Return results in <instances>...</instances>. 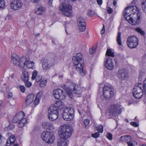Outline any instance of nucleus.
Listing matches in <instances>:
<instances>
[{
  "label": "nucleus",
  "instance_id": "f257e3e1",
  "mask_svg": "<svg viewBox=\"0 0 146 146\" xmlns=\"http://www.w3.org/2000/svg\"><path fill=\"white\" fill-rule=\"evenodd\" d=\"M124 17L131 24L135 25L141 22V15L136 6H130L125 8Z\"/></svg>",
  "mask_w": 146,
  "mask_h": 146
},
{
  "label": "nucleus",
  "instance_id": "f03ea898",
  "mask_svg": "<svg viewBox=\"0 0 146 146\" xmlns=\"http://www.w3.org/2000/svg\"><path fill=\"white\" fill-rule=\"evenodd\" d=\"M63 106L64 103L62 102L58 101L50 107L48 111V118L50 120L54 121L58 118L59 109L62 108Z\"/></svg>",
  "mask_w": 146,
  "mask_h": 146
},
{
  "label": "nucleus",
  "instance_id": "7ed1b4c3",
  "mask_svg": "<svg viewBox=\"0 0 146 146\" xmlns=\"http://www.w3.org/2000/svg\"><path fill=\"white\" fill-rule=\"evenodd\" d=\"M72 60L73 64L75 66L76 70L79 72L80 75L82 76H85L86 72L83 70L84 61L82 54L77 53L76 56L73 57Z\"/></svg>",
  "mask_w": 146,
  "mask_h": 146
},
{
  "label": "nucleus",
  "instance_id": "20e7f679",
  "mask_svg": "<svg viewBox=\"0 0 146 146\" xmlns=\"http://www.w3.org/2000/svg\"><path fill=\"white\" fill-rule=\"evenodd\" d=\"M73 129L72 127L68 125H62L58 131V134L60 139L66 140L71 137Z\"/></svg>",
  "mask_w": 146,
  "mask_h": 146
},
{
  "label": "nucleus",
  "instance_id": "39448f33",
  "mask_svg": "<svg viewBox=\"0 0 146 146\" xmlns=\"http://www.w3.org/2000/svg\"><path fill=\"white\" fill-rule=\"evenodd\" d=\"M25 114L23 111H20L17 113L13 117V123H18V127H22L27 122V119L24 118Z\"/></svg>",
  "mask_w": 146,
  "mask_h": 146
},
{
  "label": "nucleus",
  "instance_id": "423d86ee",
  "mask_svg": "<svg viewBox=\"0 0 146 146\" xmlns=\"http://www.w3.org/2000/svg\"><path fill=\"white\" fill-rule=\"evenodd\" d=\"M74 109L70 107H67L63 110L62 114L64 119L67 121L72 120L74 117Z\"/></svg>",
  "mask_w": 146,
  "mask_h": 146
},
{
  "label": "nucleus",
  "instance_id": "0eeeda50",
  "mask_svg": "<svg viewBox=\"0 0 146 146\" xmlns=\"http://www.w3.org/2000/svg\"><path fill=\"white\" fill-rule=\"evenodd\" d=\"M103 95L106 99H109L113 96L114 90L111 85L108 84L104 86L103 90Z\"/></svg>",
  "mask_w": 146,
  "mask_h": 146
},
{
  "label": "nucleus",
  "instance_id": "6e6552de",
  "mask_svg": "<svg viewBox=\"0 0 146 146\" xmlns=\"http://www.w3.org/2000/svg\"><path fill=\"white\" fill-rule=\"evenodd\" d=\"M120 107L119 105L118 104L111 105L108 110L109 115L112 117L115 116L117 114H120L123 109Z\"/></svg>",
  "mask_w": 146,
  "mask_h": 146
},
{
  "label": "nucleus",
  "instance_id": "1a4fd4ad",
  "mask_svg": "<svg viewBox=\"0 0 146 146\" xmlns=\"http://www.w3.org/2000/svg\"><path fill=\"white\" fill-rule=\"evenodd\" d=\"M142 84L140 83L136 84L134 86L133 94V96L135 98L138 99L141 98L144 94L142 88Z\"/></svg>",
  "mask_w": 146,
  "mask_h": 146
},
{
  "label": "nucleus",
  "instance_id": "9d476101",
  "mask_svg": "<svg viewBox=\"0 0 146 146\" xmlns=\"http://www.w3.org/2000/svg\"><path fill=\"white\" fill-rule=\"evenodd\" d=\"M41 137L44 141L48 143H52L55 139V137L52 133L46 131L42 132Z\"/></svg>",
  "mask_w": 146,
  "mask_h": 146
},
{
  "label": "nucleus",
  "instance_id": "9b49d317",
  "mask_svg": "<svg viewBox=\"0 0 146 146\" xmlns=\"http://www.w3.org/2000/svg\"><path fill=\"white\" fill-rule=\"evenodd\" d=\"M127 44L131 48H136L139 44V40L135 36H131L128 37L127 40Z\"/></svg>",
  "mask_w": 146,
  "mask_h": 146
},
{
  "label": "nucleus",
  "instance_id": "f8f14e48",
  "mask_svg": "<svg viewBox=\"0 0 146 146\" xmlns=\"http://www.w3.org/2000/svg\"><path fill=\"white\" fill-rule=\"evenodd\" d=\"M57 57L54 55H52L51 58L45 60L42 65V68L44 70H47L50 68L53 65L54 63L56 60Z\"/></svg>",
  "mask_w": 146,
  "mask_h": 146
},
{
  "label": "nucleus",
  "instance_id": "ddd939ff",
  "mask_svg": "<svg viewBox=\"0 0 146 146\" xmlns=\"http://www.w3.org/2000/svg\"><path fill=\"white\" fill-rule=\"evenodd\" d=\"M59 9L60 11H64V14L66 16L71 17L72 16V7L70 5L63 4L62 6L60 7Z\"/></svg>",
  "mask_w": 146,
  "mask_h": 146
},
{
  "label": "nucleus",
  "instance_id": "4468645a",
  "mask_svg": "<svg viewBox=\"0 0 146 146\" xmlns=\"http://www.w3.org/2000/svg\"><path fill=\"white\" fill-rule=\"evenodd\" d=\"M53 94L54 97L58 100H64L66 96V93L65 91L59 89L54 90Z\"/></svg>",
  "mask_w": 146,
  "mask_h": 146
},
{
  "label": "nucleus",
  "instance_id": "2eb2a0df",
  "mask_svg": "<svg viewBox=\"0 0 146 146\" xmlns=\"http://www.w3.org/2000/svg\"><path fill=\"white\" fill-rule=\"evenodd\" d=\"M78 27L79 31H84L86 29V23L85 19L82 17H80L77 20Z\"/></svg>",
  "mask_w": 146,
  "mask_h": 146
},
{
  "label": "nucleus",
  "instance_id": "dca6fc26",
  "mask_svg": "<svg viewBox=\"0 0 146 146\" xmlns=\"http://www.w3.org/2000/svg\"><path fill=\"white\" fill-rule=\"evenodd\" d=\"M23 5V3L21 1L19 0H13L10 3L11 8L14 10L20 9Z\"/></svg>",
  "mask_w": 146,
  "mask_h": 146
},
{
  "label": "nucleus",
  "instance_id": "f3484780",
  "mask_svg": "<svg viewBox=\"0 0 146 146\" xmlns=\"http://www.w3.org/2000/svg\"><path fill=\"white\" fill-rule=\"evenodd\" d=\"M37 74V71L36 70H34L32 73L31 79L33 80H35V82L38 83L41 81L42 79V76Z\"/></svg>",
  "mask_w": 146,
  "mask_h": 146
},
{
  "label": "nucleus",
  "instance_id": "a211bd4d",
  "mask_svg": "<svg viewBox=\"0 0 146 146\" xmlns=\"http://www.w3.org/2000/svg\"><path fill=\"white\" fill-rule=\"evenodd\" d=\"M105 65L106 68L109 70H112L113 68V63L111 59L109 57L107 58Z\"/></svg>",
  "mask_w": 146,
  "mask_h": 146
},
{
  "label": "nucleus",
  "instance_id": "6ab92c4d",
  "mask_svg": "<svg viewBox=\"0 0 146 146\" xmlns=\"http://www.w3.org/2000/svg\"><path fill=\"white\" fill-rule=\"evenodd\" d=\"M42 127L46 129H49L52 131L55 129L53 123L49 122H43L42 123Z\"/></svg>",
  "mask_w": 146,
  "mask_h": 146
},
{
  "label": "nucleus",
  "instance_id": "aec40b11",
  "mask_svg": "<svg viewBox=\"0 0 146 146\" xmlns=\"http://www.w3.org/2000/svg\"><path fill=\"white\" fill-rule=\"evenodd\" d=\"M71 85H72L73 88V92L75 94H80L82 90L80 87L77 84L75 83H73L71 82Z\"/></svg>",
  "mask_w": 146,
  "mask_h": 146
},
{
  "label": "nucleus",
  "instance_id": "412c9836",
  "mask_svg": "<svg viewBox=\"0 0 146 146\" xmlns=\"http://www.w3.org/2000/svg\"><path fill=\"white\" fill-rule=\"evenodd\" d=\"M12 62L15 65L18 66L19 65V60L20 58L16 54L13 53L11 56Z\"/></svg>",
  "mask_w": 146,
  "mask_h": 146
},
{
  "label": "nucleus",
  "instance_id": "4be33fe9",
  "mask_svg": "<svg viewBox=\"0 0 146 146\" xmlns=\"http://www.w3.org/2000/svg\"><path fill=\"white\" fill-rule=\"evenodd\" d=\"M35 98V95L33 94H30L27 96L25 101L26 106H29L33 102Z\"/></svg>",
  "mask_w": 146,
  "mask_h": 146
},
{
  "label": "nucleus",
  "instance_id": "5701e85b",
  "mask_svg": "<svg viewBox=\"0 0 146 146\" xmlns=\"http://www.w3.org/2000/svg\"><path fill=\"white\" fill-rule=\"evenodd\" d=\"M118 74V77L122 79H124L127 76V72L125 69L119 70Z\"/></svg>",
  "mask_w": 146,
  "mask_h": 146
},
{
  "label": "nucleus",
  "instance_id": "b1692460",
  "mask_svg": "<svg viewBox=\"0 0 146 146\" xmlns=\"http://www.w3.org/2000/svg\"><path fill=\"white\" fill-rule=\"evenodd\" d=\"M131 137L129 135H124L121 137L120 140L122 142H126L127 143L128 142L131 141L132 140Z\"/></svg>",
  "mask_w": 146,
  "mask_h": 146
},
{
  "label": "nucleus",
  "instance_id": "393cba45",
  "mask_svg": "<svg viewBox=\"0 0 146 146\" xmlns=\"http://www.w3.org/2000/svg\"><path fill=\"white\" fill-rule=\"evenodd\" d=\"M29 76L28 72L25 70L23 71L21 75V79L24 81L28 80L29 79Z\"/></svg>",
  "mask_w": 146,
  "mask_h": 146
},
{
  "label": "nucleus",
  "instance_id": "a878e982",
  "mask_svg": "<svg viewBox=\"0 0 146 146\" xmlns=\"http://www.w3.org/2000/svg\"><path fill=\"white\" fill-rule=\"evenodd\" d=\"M26 66L27 68L32 69H35V63L33 61L27 60L26 61Z\"/></svg>",
  "mask_w": 146,
  "mask_h": 146
},
{
  "label": "nucleus",
  "instance_id": "bb28decb",
  "mask_svg": "<svg viewBox=\"0 0 146 146\" xmlns=\"http://www.w3.org/2000/svg\"><path fill=\"white\" fill-rule=\"evenodd\" d=\"M45 8L43 7H40L38 8L36 11V13L38 15H42L45 11Z\"/></svg>",
  "mask_w": 146,
  "mask_h": 146
},
{
  "label": "nucleus",
  "instance_id": "cd10ccee",
  "mask_svg": "<svg viewBox=\"0 0 146 146\" xmlns=\"http://www.w3.org/2000/svg\"><path fill=\"white\" fill-rule=\"evenodd\" d=\"M65 140L63 139H60L58 140V146H68L67 143Z\"/></svg>",
  "mask_w": 146,
  "mask_h": 146
},
{
  "label": "nucleus",
  "instance_id": "c85d7f7f",
  "mask_svg": "<svg viewBox=\"0 0 146 146\" xmlns=\"http://www.w3.org/2000/svg\"><path fill=\"white\" fill-rule=\"evenodd\" d=\"M25 58L24 57H22L20 58L19 60V67H21L22 65H23L24 66H25L26 64V61Z\"/></svg>",
  "mask_w": 146,
  "mask_h": 146
},
{
  "label": "nucleus",
  "instance_id": "c756f323",
  "mask_svg": "<svg viewBox=\"0 0 146 146\" xmlns=\"http://www.w3.org/2000/svg\"><path fill=\"white\" fill-rule=\"evenodd\" d=\"M15 140V137H13L10 138L8 141H7L6 142V145L7 146H9L10 144H13Z\"/></svg>",
  "mask_w": 146,
  "mask_h": 146
},
{
  "label": "nucleus",
  "instance_id": "7c9ffc66",
  "mask_svg": "<svg viewBox=\"0 0 146 146\" xmlns=\"http://www.w3.org/2000/svg\"><path fill=\"white\" fill-rule=\"evenodd\" d=\"M46 79L44 78L41 81L39 84V86L41 88L44 87L46 85Z\"/></svg>",
  "mask_w": 146,
  "mask_h": 146
},
{
  "label": "nucleus",
  "instance_id": "2f4dec72",
  "mask_svg": "<svg viewBox=\"0 0 146 146\" xmlns=\"http://www.w3.org/2000/svg\"><path fill=\"white\" fill-rule=\"evenodd\" d=\"M121 33L120 32L118 33L117 41L118 44L119 45H121L122 43L121 39Z\"/></svg>",
  "mask_w": 146,
  "mask_h": 146
},
{
  "label": "nucleus",
  "instance_id": "473e14b6",
  "mask_svg": "<svg viewBox=\"0 0 146 146\" xmlns=\"http://www.w3.org/2000/svg\"><path fill=\"white\" fill-rule=\"evenodd\" d=\"M114 52H112V50L110 49H108L107 50L106 55L108 56H111L114 57Z\"/></svg>",
  "mask_w": 146,
  "mask_h": 146
},
{
  "label": "nucleus",
  "instance_id": "72a5a7b5",
  "mask_svg": "<svg viewBox=\"0 0 146 146\" xmlns=\"http://www.w3.org/2000/svg\"><path fill=\"white\" fill-rule=\"evenodd\" d=\"M141 7L143 11L146 15V0L142 2Z\"/></svg>",
  "mask_w": 146,
  "mask_h": 146
},
{
  "label": "nucleus",
  "instance_id": "f704fd0d",
  "mask_svg": "<svg viewBox=\"0 0 146 146\" xmlns=\"http://www.w3.org/2000/svg\"><path fill=\"white\" fill-rule=\"evenodd\" d=\"M135 31L139 33L142 35H145V33L144 31L139 28H135Z\"/></svg>",
  "mask_w": 146,
  "mask_h": 146
},
{
  "label": "nucleus",
  "instance_id": "c9c22d12",
  "mask_svg": "<svg viewBox=\"0 0 146 146\" xmlns=\"http://www.w3.org/2000/svg\"><path fill=\"white\" fill-rule=\"evenodd\" d=\"M5 7V4L4 0H0V9H3Z\"/></svg>",
  "mask_w": 146,
  "mask_h": 146
},
{
  "label": "nucleus",
  "instance_id": "e433bc0d",
  "mask_svg": "<svg viewBox=\"0 0 146 146\" xmlns=\"http://www.w3.org/2000/svg\"><path fill=\"white\" fill-rule=\"evenodd\" d=\"M143 94L146 96V78L143 82Z\"/></svg>",
  "mask_w": 146,
  "mask_h": 146
},
{
  "label": "nucleus",
  "instance_id": "4c0bfd02",
  "mask_svg": "<svg viewBox=\"0 0 146 146\" xmlns=\"http://www.w3.org/2000/svg\"><path fill=\"white\" fill-rule=\"evenodd\" d=\"M87 14L89 17H92L95 14V12L92 10H89L88 11Z\"/></svg>",
  "mask_w": 146,
  "mask_h": 146
},
{
  "label": "nucleus",
  "instance_id": "58836bf2",
  "mask_svg": "<svg viewBox=\"0 0 146 146\" xmlns=\"http://www.w3.org/2000/svg\"><path fill=\"white\" fill-rule=\"evenodd\" d=\"M96 46H93L90 49V52L91 54H94L96 51Z\"/></svg>",
  "mask_w": 146,
  "mask_h": 146
},
{
  "label": "nucleus",
  "instance_id": "ea45409f",
  "mask_svg": "<svg viewBox=\"0 0 146 146\" xmlns=\"http://www.w3.org/2000/svg\"><path fill=\"white\" fill-rule=\"evenodd\" d=\"M24 82L25 83V85L26 87L29 88L32 86V83L31 82L28 81V80L26 81V82L24 81Z\"/></svg>",
  "mask_w": 146,
  "mask_h": 146
},
{
  "label": "nucleus",
  "instance_id": "a19ab883",
  "mask_svg": "<svg viewBox=\"0 0 146 146\" xmlns=\"http://www.w3.org/2000/svg\"><path fill=\"white\" fill-rule=\"evenodd\" d=\"M97 130L100 133H102L103 131V126L101 125L98 126Z\"/></svg>",
  "mask_w": 146,
  "mask_h": 146
},
{
  "label": "nucleus",
  "instance_id": "79ce46f5",
  "mask_svg": "<svg viewBox=\"0 0 146 146\" xmlns=\"http://www.w3.org/2000/svg\"><path fill=\"white\" fill-rule=\"evenodd\" d=\"M90 122V120L88 119H85L84 121V124L85 125V127H87L89 126Z\"/></svg>",
  "mask_w": 146,
  "mask_h": 146
},
{
  "label": "nucleus",
  "instance_id": "37998d69",
  "mask_svg": "<svg viewBox=\"0 0 146 146\" xmlns=\"http://www.w3.org/2000/svg\"><path fill=\"white\" fill-rule=\"evenodd\" d=\"M19 87L21 92H24L25 90V88L23 86L19 85Z\"/></svg>",
  "mask_w": 146,
  "mask_h": 146
},
{
  "label": "nucleus",
  "instance_id": "c03bdc74",
  "mask_svg": "<svg viewBox=\"0 0 146 146\" xmlns=\"http://www.w3.org/2000/svg\"><path fill=\"white\" fill-rule=\"evenodd\" d=\"M42 95V92H39L36 94L35 98L40 99Z\"/></svg>",
  "mask_w": 146,
  "mask_h": 146
},
{
  "label": "nucleus",
  "instance_id": "a18cd8bd",
  "mask_svg": "<svg viewBox=\"0 0 146 146\" xmlns=\"http://www.w3.org/2000/svg\"><path fill=\"white\" fill-rule=\"evenodd\" d=\"M100 133L99 132H97L94 134H92V136L94 138H97L99 137Z\"/></svg>",
  "mask_w": 146,
  "mask_h": 146
},
{
  "label": "nucleus",
  "instance_id": "49530a36",
  "mask_svg": "<svg viewBox=\"0 0 146 146\" xmlns=\"http://www.w3.org/2000/svg\"><path fill=\"white\" fill-rule=\"evenodd\" d=\"M107 138L110 140H112V135L110 133H108L106 135Z\"/></svg>",
  "mask_w": 146,
  "mask_h": 146
},
{
  "label": "nucleus",
  "instance_id": "de8ad7c7",
  "mask_svg": "<svg viewBox=\"0 0 146 146\" xmlns=\"http://www.w3.org/2000/svg\"><path fill=\"white\" fill-rule=\"evenodd\" d=\"M39 101L40 99L35 98L33 102L34 103L35 106H36L39 103Z\"/></svg>",
  "mask_w": 146,
  "mask_h": 146
},
{
  "label": "nucleus",
  "instance_id": "09e8293b",
  "mask_svg": "<svg viewBox=\"0 0 146 146\" xmlns=\"http://www.w3.org/2000/svg\"><path fill=\"white\" fill-rule=\"evenodd\" d=\"M65 92L66 93V92L67 94H68L69 93H72V92H73V90H72V89H71L70 88L68 87Z\"/></svg>",
  "mask_w": 146,
  "mask_h": 146
},
{
  "label": "nucleus",
  "instance_id": "8fccbe9b",
  "mask_svg": "<svg viewBox=\"0 0 146 146\" xmlns=\"http://www.w3.org/2000/svg\"><path fill=\"white\" fill-rule=\"evenodd\" d=\"M130 124L131 125L135 127H137L138 126V124L135 122H130Z\"/></svg>",
  "mask_w": 146,
  "mask_h": 146
},
{
  "label": "nucleus",
  "instance_id": "3c124183",
  "mask_svg": "<svg viewBox=\"0 0 146 146\" xmlns=\"http://www.w3.org/2000/svg\"><path fill=\"white\" fill-rule=\"evenodd\" d=\"M108 14H110L113 12V9L111 8L110 7H108Z\"/></svg>",
  "mask_w": 146,
  "mask_h": 146
},
{
  "label": "nucleus",
  "instance_id": "603ef678",
  "mask_svg": "<svg viewBox=\"0 0 146 146\" xmlns=\"http://www.w3.org/2000/svg\"><path fill=\"white\" fill-rule=\"evenodd\" d=\"M97 2L99 5H101L102 3V0H97Z\"/></svg>",
  "mask_w": 146,
  "mask_h": 146
},
{
  "label": "nucleus",
  "instance_id": "864d4df0",
  "mask_svg": "<svg viewBox=\"0 0 146 146\" xmlns=\"http://www.w3.org/2000/svg\"><path fill=\"white\" fill-rule=\"evenodd\" d=\"M127 144V146H135L134 144L132 142H131V141L128 142Z\"/></svg>",
  "mask_w": 146,
  "mask_h": 146
},
{
  "label": "nucleus",
  "instance_id": "5fc2aeb1",
  "mask_svg": "<svg viewBox=\"0 0 146 146\" xmlns=\"http://www.w3.org/2000/svg\"><path fill=\"white\" fill-rule=\"evenodd\" d=\"M105 29L104 26V25L103 24V28L101 31V33L102 34H104L105 33Z\"/></svg>",
  "mask_w": 146,
  "mask_h": 146
},
{
  "label": "nucleus",
  "instance_id": "6e6d98bb",
  "mask_svg": "<svg viewBox=\"0 0 146 146\" xmlns=\"http://www.w3.org/2000/svg\"><path fill=\"white\" fill-rule=\"evenodd\" d=\"M13 94L12 92H9V93L8 98H11L13 96Z\"/></svg>",
  "mask_w": 146,
  "mask_h": 146
},
{
  "label": "nucleus",
  "instance_id": "4d7b16f0",
  "mask_svg": "<svg viewBox=\"0 0 146 146\" xmlns=\"http://www.w3.org/2000/svg\"><path fill=\"white\" fill-rule=\"evenodd\" d=\"M62 88L65 90L64 91H65L66 90V89L67 88V87L65 85H63L62 86Z\"/></svg>",
  "mask_w": 146,
  "mask_h": 146
},
{
  "label": "nucleus",
  "instance_id": "13d9d810",
  "mask_svg": "<svg viewBox=\"0 0 146 146\" xmlns=\"http://www.w3.org/2000/svg\"><path fill=\"white\" fill-rule=\"evenodd\" d=\"M68 94V95L69 97L70 98H72L73 97L72 92L71 93H70Z\"/></svg>",
  "mask_w": 146,
  "mask_h": 146
},
{
  "label": "nucleus",
  "instance_id": "bf43d9fd",
  "mask_svg": "<svg viewBox=\"0 0 146 146\" xmlns=\"http://www.w3.org/2000/svg\"><path fill=\"white\" fill-rule=\"evenodd\" d=\"M117 3V2L115 0H114L113 3V5L115 6Z\"/></svg>",
  "mask_w": 146,
  "mask_h": 146
},
{
  "label": "nucleus",
  "instance_id": "052dcab7",
  "mask_svg": "<svg viewBox=\"0 0 146 146\" xmlns=\"http://www.w3.org/2000/svg\"><path fill=\"white\" fill-rule=\"evenodd\" d=\"M86 37L88 38H89V35L88 32H87L86 34Z\"/></svg>",
  "mask_w": 146,
  "mask_h": 146
},
{
  "label": "nucleus",
  "instance_id": "680f3d73",
  "mask_svg": "<svg viewBox=\"0 0 146 146\" xmlns=\"http://www.w3.org/2000/svg\"><path fill=\"white\" fill-rule=\"evenodd\" d=\"M40 1V0H34L33 2L34 3H38Z\"/></svg>",
  "mask_w": 146,
  "mask_h": 146
},
{
  "label": "nucleus",
  "instance_id": "e2e57ef3",
  "mask_svg": "<svg viewBox=\"0 0 146 146\" xmlns=\"http://www.w3.org/2000/svg\"><path fill=\"white\" fill-rule=\"evenodd\" d=\"M53 0H49V3L50 5H51L52 4Z\"/></svg>",
  "mask_w": 146,
  "mask_h": 146
},
{
  "label": "nucleus",
  "instance_id": "0e129e2a",
  "mask_svg": "<svg viewBox=\"0 0 146 146\" xmlns=\"http://www.w3.org/2000/svg\"><path fill=\"white\" fill-rule=\"evenodd\" d=\"M13 146H18V145L17 144H15L13 145Z\"/></svg>",
  "mask_w": 146,
  "mask_h": 146
},
{
  "label": "nucleus",
  "instance_id": "69168bd1",
  "mask_svg": "<svg viewBox=\"0 0 146 146\" xmlns=\"http://www.w3.org/2000/svg\"><path fill=\"white\" fill-rule=\"evenodd\" d=\"M2 137L0 133V141L1 140Z\"/></svg>",
  "mask_w": 146,
  "mask_h": 146
},
{
  "label": "nucleus",
  "instance_id": "338daca9",
  "mask_svg": "<svg viewBox=\"0 0 146 146\" xmlns=\"http://www.w3.org/2000/svg\"><path fill=\"white\" fill-rule=\"evenodd\" d=\"M136 135H137V137L138 138H139V139H141V137H139V136H138V135H137L136 134Z\"/></svg>",
  "mask_w": 146,
  "mask_h": 146
},
{
  "label": "nucleus",
  "instance_id": "774afa93",
  "mask_svg": "<svg viewBox=\"0 0 146 146\" xmlns=\"http://www.w3.org/2000/svg\"><path fill=\"white\" fill-rule=\"evenodd\" d=\"M142 146H146V145L145 144H143L142 145Z\"/></svg>",
  "mask_w": 146,
  "mask_h": 146
}]
</instances>
